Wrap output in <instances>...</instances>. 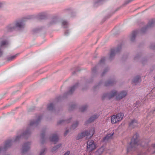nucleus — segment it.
Listing matches in <instances>:
<instances>
[{"instance_id":"obj_1","label":"nucleus","mask_w":155,"mask_h":155,"mask_svg":"<svg viewBox=\"0 0 155 155\" xmlns=\"http://www.w3.org/2000/svg\"><path fill=\"white\" fill-rule=\"evenodd\" d=\"M138 134L136 133L133 137L129 145L127 147V153L130 151L135 150L139 146H141L144 148L143 150H142L137 155H148V153L150 154L155 153V143L153 144L151 146H149L147 141L144 140L141 141V143L138 141Z\"/></svg>"},{"instance_id":"obj_2","label":"nucleus","mask_w":155,"mask_h":155,"mask_svg":"<svg viewBox=\"0 0 155 155\" xmlns=\"http://www.w3.org/2000/svg\"><path fill=\"white\" fill-rule=\"evenodd\" d=\"M127 94L126 91H122L119 93H117L115 91H112L109 93H107L103 94L102 99H104L105 98L110 99L111 98L116 96V99L117 100H120L124 97Z\"/></svg>"},{"instance_id":"obj_3","label":"nucleus","mask_w":155,"mask_h":155,"mask_svg":"<svg viewBox=\"0 0 155 155\" xmlns=\"http://www.w3.org/2000/svg\"><path fill=\"white\" fill-rule=\"evenodd\" d=\"M25 23L23 20H19L9 25L5 28V31H11L17 29L18 30H21L25 27Z\"/></svg>"},{"instance_id":"obj_4","label":"nucleus","mask_w":155,"mask_h":155,"mask_svg":"<svg viewBox=\"0 0 155 155\" xmlns=\"http://www.w3.org/2000/svg\"><path fill=\"white\" fill-rule=\"evenodd\" d=\"M95 132L94 129L92 128L89 130L83 131L81 133L77 135L76 139L79 140L86 136H89L91 137L94 134Z\"/></svg>"},{"instance_id":"obj_5","label":"nucleus","mask_w":155,"mask_h":155,"mask_svg":"<svg viewBox=\"0 0 155 155\" xmlns=\"http://www.w3.org/2000/svg\"><path fill=\"white\" fill-rule=\"evenodd\" d=\"M122 46L120 45L117 47L111 50L110 52L109 59L110 60H112L114 58L115 55L119 53L121 49Z\"/></svg>"},{"instance_id":"obj_6","label":"nucleus","mask_w":155,"mask_h":155,"mask_svg":"<svg viewBox=\"0 0 155 155\" xmlns=\"http://www.w3.org/2000/svg\"><path fill=\"white\" fill-rule=\"evenodd\" d=\"M155 25V19H152L149 21L147 26L143 27L141 28L140 31L141 33H144L146 32L148 29L153 27Z\"/></svg>"},{"instance_id":"obj_7","label":"nucleus","mask_w":155,"mask_h":155,"mask_svg":"<svg viewBox=\"0 0 155 155\" xmlns=\"http://www.w3.org/2000/svg\"><path fill=\"white\" fill-rule=\"evenodd\" d=\"M14 142V140H6L5 143L4 147H0V153L2 151L6 150L7 149L11 146L12 142Z\"/></svg>"},{"instance_id":"obj_8","label":"nucleus","mask_w":155,"mask_h":155,"mask_svg":"<svg viewBox=\"0 0 155 155\" xmlns=\"http://www.w3.org/2000/svg\"><path fill=\"white\" fill-rule=\"evenodd\" d=\"M87 150L90 152L95 149L96 147L94 141L92 140H88L87 142Z\"/></svg>"},{"instance_id":"obj_9","label":"nucleus","mask_w":155,"mask_h":155,"mask_svg":"<svg viewBox=\"0 0 155 155\" xmlns=\"http://www.w3.org/2000/svg\"><path fill=\"white\" fill-rule=\"evenodd\" d=\"M30 144L31 143L29 142H27L24 144L21 149V153L22 154H24L29 150L30 148Z\"/></svg>"},{"instance_id":"obj_10","label":"nucleus","mask_w":155,"mask_h":155,"mask_svg":"<svg viewBox=\"0 0 155 155\" xmlns=\"http://www.w3.org/2000/svg\"><path fill=\"white\" fill-rule=\"evenodd\" d=\"M138 124V120L134 119L130 120L129 122V125L130 128L133 129L137 127Z\"/></svg>"},{"instance_id":"obj_11","label":"nucleus","mask_w":155,"mask_h":155,"mask_svg":"<svg viewBox=\"0 0 155 155\" xmlns=\"http://www.w3.org/2000/svg\"><path fill=\"white\" fill-rule=\"evenodd\" d=\"M79 83H78L75 84L72 87H71L69 91H68L67 93V94H71L74 91H75V89L78 87Z\"/></svg>"},{"instance_id":"obj_12","label":"nucleus","mask_w":155,"mask_h":155,"mask_svg":"<svg viewBox=\"0 0 155 155\" xmlns=\"http://www.w3.org/2000/svg\"><path fill=\"white\" fill-rule=\"evenodd\" d=\"M49 139L51 141L54 142L55 144L58 141V136L56 134H53L50 137Z\"/></svg>"},{"instance_id":"obj_13","label":"nucleus","mask_w":155,"mask_h":155,"mask_svg":"<svg viewBox=\"0 0 155 155\" xmlns=\"http://www.w3.org/2000/svg\"><path fill=\"white\" fill-rule=\"evenodd\" d=\"M99 116V115L97 114H94L86 121L85 124H87L93 121L95 119H97L98 117Z\"/></svg>"},{"instance_id":"obj_14","label":"nucleus","mask_w":155,"mask_h":155,"mask_svg":"<svg viewBox=\"0 0 155 155\" xmlns=\"http://www.w3.org/2000/svg\"><path fill=\"white\" fill-rule=\"evenodd\" d=\"M59 21V18L57 17H54L51 18L49 25H52L57 23Z\"/></svg>"},{"instance_id":"obj_15","label":"nucleus","mask_w":155,"mask_h":155,"mask_svg":"<svg viewBox=\"0 0 155 155\" xmlns=\"http://www.w3.org/2000/svg\"><path fill=\"white\" fill-rule=\"evenodd\" d=\"M141 81V77L140 76L138 75L132 81V83L136 85L138 83L140 82Z\"/></svg>"},{"instance_id":"obj_16","label":"nucleus","mask_w":155,"mask_h":155,"mask_svg":"<svg viewBox=\"0 0 155 155\" xmlns=\"http://www.w3.org/2000/svg\"><path fill=\"white\" fill-rule=\"evenodd\" d=\"M71 119V118H70L67 120H61L58 121L57 122L58 125L62 124L69 123Z\"/></svg>"},{"instance_id":"obj_17","label":"nucleus","mask_w":155,"mask_h":155,"mask_svg":"<svg viewBox=\"0 0 155 155\" xmlns=\"http://www.w3.org/2000/svg\"><path fill=\"white\" fill-rule=\"evenodd\" d=\"M9 43L8 41L6 39L1 41L0 42V47L1 48L6 47Z\"/></svg>"},{"instance_id":"obj_18","label":"nucleus","mask_w":155,"mask_h":155,"mask_svg":"<svg viewBox=\"0 0 155 155\" xmlns=\"http://www.w3.org/2000/svg\"><path fill=\"white\" fill-rule=\"evenodd\" d=\"M115 83V81L114 80H110L105 82L104 85L106 86H111L114 84Z\"/></svg>"},{"instance_id":"obj_19","label":"nucleus","mask_w":155,"mask_h":155,"mask_svg":"<svg viewBox=\"0 0 155 155\" xmlns=\"http://www.w3.org/2000/svg\"><path fill=\"white\" fill-rule=\"evenodd\" d=\"M137 33V30L135 31L132 33L130 37V40L131 41H134Z\"/></svg>"},{"instance_id":"obj_20","label":"nucleus","mask_w":155,"mask_h":155,"mask_svg":"<svg viewBox=\"0 0 155 155\" xmlns=\"http://www.w3.org/2000/svg\"><path fill=\"white\" fill-rule=\"evenodd\" d=\"M61 25L64 28H66L68 27L69 23L67 21L65 20H61Z\"/></svg>"},{"instance_id":"obj_21","label":"nucleus","mask_w":155,"mask_h":155,"mask_svg":"<svg viewBox=\"0 0 155 155\" xmlns=\"http://www.w3.org/2000/svg\"><path fill=\"white\" fill-rule=\"evenodd\" d=\"M55 105L53 103H51L47 106V109L50 111H53L54 109Z\"/></svg>"},{"instance_id":"obj_22","label":"nucleus","mask_w":155,"mask_h":155,"mask_svg":"<svg viewBox=\"0 0 155 155\" xmlns=\"http://www.w3.org/2000/svg\"><path fill=\"white\" fill-rule=\"evenodd\" d=\"M45 132H43L41 134V142L42 144L44 143L46 140V138H45Z\"/></svg>"},{"instance_id":"obj_23","label":"nucleus","mask_w":155,"mask_h":155,"mask_svg":"<svg viewBox=\"0 0 155 155\" xmlns=\"http://www.w3.org/2000/svg\"><path fill=\"white\" fill-rule=\"evenodd\" d=\"M46 15L45 13H42L39 14L38 15V18L40 19H43L46 18Z\"/></svg>"},{"instance_id":"obj_24","label":"nucleus","mask_w":155,"mask_h":155,"mask_svg":"<svg viewBox=\"0 0 155 155\" xmlns=\"http://www.w3.org/2000/svg\"><path fill=\"white\" fill-rule=\"evenodd\" d=\"M114 134V133L113 132V133H111L108 134L106 136L104 137L103 140L104 141L107 140L109 139H111Z\"/></svg>"},{"instance_id":"obj_25","label":"nucleus","mask_w":155,"mask_h":155,"mask_svg":"<svg viewBox=\"0 0 155 155\" xmlns=\"http://www.w3.org/2000/svg\"><path fill=\"white\" fill-rule=\"evenodd\" d=\"M116 116L117 117V120H118V122L120 121L123 118L124 115L123 114L120 113L117 114L116 115Z\"/></svg>"},{"instance_id":"obj_26","label":"nucleus","mask_w":155,"mask_h":155,"mask_svg":"<svg viewBox=\"0 0 155 155\" xmlns=\"http://www.w3.org/2000/svg\"><path fill=\"white\" fill-rule=\"evenodd\" d=\"M117 120V117L116 116V115L112 116L111 121L112 124H115L118 122Z\"/></svg>"},{"instance_id":"obj_27","label":"nucleus","mask_w":155,"mask_h":155,"mask_svg":"<svg viewBox=\"0 0 155 155\" xmlns=\"http://www.w3.org/2000/svg\"><path fill=\"white\" fill-rule=\"evenodd\" d=\"M61 144L60 143L53 147L51 149L52 152H54L57 150L61 147Z\"/></svg>"},{"instance_id":"obj_28","label":"nucleus","mask_w":155,"mask_h":155,"mask_svg":"<svg viewBox=\"0 0 155 155\" xmlns=\"http://www.w3.org/2000/svg\"><path fill=\"white\" fill-rule=\"evenodd\" d=\"M104 0H95L94 1V6L96 7L98 5H99L102 4Z\"/></svg>"},{"instance_id":"obj_29","label":"nucleus","mask_w":155,"mask_h":155,"mask_svg":"<svg viewBox=\"0 0 155 155\" xmlns=\"http://www.w3.org/2000/svg\"><path fill=\"white\" fill-rule=\"evenodd\" d=\"M78 121H76L74 124L72 125L71 129L74 130L78 126Z\"/></svg>"},{"instance_id":"obj_30","label":"nucleus","mask_w":155,"mask_h":155,"mask_svg":"<svg viewBox=\"0 0 155 155\" xmlns=\"http://www.w3.org/2000/svg\"><path fill=\"white\" fill-rule=\"evenodd\" d=\"M16 56V55H15L8 57L7 58V60L8 61H11L15 58Z\"/></svg>"},{"instance_id":"obj_31","label":"nucleus","mask_w":155,"mask_h":155,"mask_svg":"<svg viewBox=\"0 0 155 155\" xmlns=\"http://www.w3.org/2000/svg\"><path fill=\"white\" fill-rule=\"evenodd\" d=\"M87 105H86L81 107L80 108V109L81 112H84L85 111L87 110Z\"/></svg>"},{"instance_id":"obj_32","label":"nucleus","mask_w":155,"mask_h":155,"mask_svg":"<svg viewBox=\"0 0 155 155\" xmlns=\"http://www.w3.org/2000/svg\"><path fill=\"white\" fill-rule=\"evenodd\" d=\"M104 150L103 147H101L97 150L96 151V153H98L99 155L101 154L103 152Z\"/></svg>"},{"instance_id":"obj_33","label":"nucleus","mask_w":155,"mask_h":155,"mask_svg":"<svg viewBox=\"0 0 155 155\" xmlns=\"http://www.w3.org/2000/svg\"><path fill=\"white\" fill-rule=\"evenodd\" d=\"M105 60V57L102 58L100 60L99 63L98 65H101L103 64H104V63Z\"/></svg>"},{"instance_id":"obj_34","label":"nucleus","mask_w":155,"mask_h":155,"mask_svg":"<svg viewBox=\"0 0 155 155\" xmlns=\"http://www.w3.org/2000/svg\"><path fill=\"white\" fill-rule=\"evenodd\" d=\"M108 70L109 68H105L103 72L101 74V76H104V74L106 73V72H107L108 71Z\"/></svg>"},{"instance_id":"obj_35","label":"nucleus","mask_w":155,"mask_h":155,"mask_svg":"<svg viewBox=\"0 0 155 155\" xmlns=\"http://www.w3.org/2000/svg\"><path fill=\"white\" fill-rule=\"evenodd\" d=\"M77 106L75 104H72L70 105L69 110H71L73 109H74Z\"/></svg>"},{"instance_id":"obj_36","label":"nucleus","mask_w":155,"mask_h":155,"mask_svg":"<svg viewBox=\"0 0 155 155\" xmlns=\"http://www.w3.org/2000/svg\"><path fill=\"white\" fill-rule=\"evenodd\" d=\"M97 68L95 66L92 69V71L93 74H94L97 71Z\"/></svg>"},{"instance_id":"obj_37","label":"nucleus","mask_w":155,"mask_h":155,"mask_svg":"<svg viewBox=\"0 0 155 155\" xmlns=\"http://www.w3.org/2000/svg\"><path fill=\"white\" fill-rule=\"evenodd\" d=\"M46 150L45 148H43L40 151L39 154L40 155H43L44 153Z\"/></svg>"},{"instance_id":"obj_38","label":"nucleus","mask_w":155,"mask_h":155,"mask_svg":"<svg viewBox=\"0 0 155 155\" xmlns=\"http://www.w3.org/2000/svg\"><path fill=\"white\" fill-rule=\"evenodd\" d=\"M150 48L153 49H155V44L153 43L151 44L150 46Z\"/></svg>"},{"instance_id":"obj_39","label":"nucleus","mask_w":155,"mask_h":155,"mask_svg":"<svg viewBox=\"0 0 155 155\" xmlns=\"http://www.w3.org/2000/svg\"><path fill=\"white\" fill-rule=\"evenodd\" d=\"M69 31L68 30H67L65 31L64 32V35L65 36H68L69 34Z\"/></svg>"},{"instance_id":"obj_40","label":"nucleus","mask_w":155,"mask_h":155,"mask_svg":"<svg viewBox=\"0 0 155 155\" xmlns=\"http://www.w3.org/2000/svg\"><path fill=\"white\" fill-rule=\"evenodd\" d=\"M140 54H137L136 56L135 57H134V59L136 60V59H137V58H139L140 56Z\"/></svg>"},{"instance_id":"obj_41","label":"nucleus","mask_w":155,"mask_h":155,"mask_svg":"<svg viewBox=\"0 0 155 155\" xmlns=\"http://www.w3.org/2000/svg\"><path fill=\"white\" fill-rule=\"evenodd\" d=\"M133 0H128L126 1L125 2V4L126 5L131 2Z\"/></svg>"},{"instance_id":"obj_42","label":"nucleus","mask_w":155,"mask_h":155,"mask_svg":"<svg viewBox=\"0 0 155 155\" xmlns=\"http://www.w3.org/2000/svg\"><path fill=\"white\" fill-rule=\"evenodd\" d=\"M68 132H69L68 130H66L65 131V132L64 133V136H65L67 135V134L68 133Z\"/></svg>"},{"instance_id":"obj_43","label":"nucleus","mask_w":155,"mask_h":155,"mask_svg":"<svg viewBox=\"0 0 155 155\" xmlns=\"http://www.w3.org/2000/svg\"><path fill=\"white\" fill-rule=\"evenodd\" d=\"M147 61V60L146 59H142V63L144 64L145 62H146Z\"/></svg>"},{"instance_id":"obj_44","label":"nucleus","mask_w":155,"mask_h":155,"mask_svg":"<svg viewBox=\"0 0 155 155\" xmlns=\"http://www.w3.org/2000/svg\"><path fill=\"white\" fill-rule=\"evenodd\" d=\"M70 153V151H67L63 155H69Z\"/></svg>"},{"instance_id":"obj_45","label":"nucleus","mask_w":155,"mask_h":155,"mask_svg":"<svg viewBox=\"0 0 155 155\" xmlns=\"http://www.w3.org/2000/svg\"><path fill=\"white\" fill-rule=\"evenodd\" d=\"M3 54V51H2L1 48H0V57H1Z\"/></svg>"},{"instance_id":"obj_46","label":"nucleus","mask_w":155,"mask_h":155,"mask_svg":"<svg viewBox=\"0 0 155 155\" xmlns=\"http://www.w3.org/2000/svg\"><path fill=\"white\" fill-rule=\"evenodd\" d=\"M3 5V4L1 2H0V7H2Z\"/></svg>"},{"instance_id":"obj_47","label":"nucleus","mask_w":155,"mask_h":155,"mask_svg":"<svg viewBox=\"0 0 155 155\" xmlns=\"http://www.w3.org/2000/svg\"><path fill=\"white\" fill-rule=\"evenodd\" d=\"M155 111V107L154 108V109L153 110V113Z\"/></svg>"},{"instance_id":"obj_48","label":"nucleus","mask_w":155,"mask_h":155,"mask_svg":"<svg viewBox=\"0 0 155 155\" xmlns=\"http://www.w3.org/2000/svg\"><path fill=\"white\" fill-rule=\"evenodd\" d=\"M139 103V102L137 101V102H136V103H137V104H138Z\"/></svg>"},{"instance_id":"obj_49","label":"nucleus","mask_w":155,"mask_h":155,"mask_svg":"<svg viewBox=\"0 0 155 155\" xmlns=\"http://www.w3.org/2000/svg\"><path fill=\"white\" fill-rule=\"evenodd\" d=\"M154 78V79L155 80V77Z\"/></svg>"},{"instance_id":"obj_50","label":"nucleus","mask_w":155,"mask_h":155,"mask_svg":"<svg viewBox=\"0 0 155 155\" xmlns=\"http://www.w3.org/2000/svg\"><path fill=\"white\" fill-rule=\"evenodd\" d=\"M59 97V98H61V97Z\"/></svg>"}]
</instances>
